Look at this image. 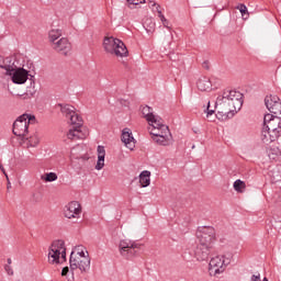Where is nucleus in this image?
Returning <instances> with one entry per match:
<instances>
[{"label": "nucleus", "instance_id": "f257e3e1", "mask_svg": "<svg viewBox=\"0 0 281 281\" xmlns=\"http://www.w3.org/2000/svg\"><path fill=\"white\" fill-rule=\"evenodd\" d=\"M142 115L149 124L150 135L153 140L158 144V146H170L172 144V134L170 128L164 124L161 116L155 115L153 108L144 105L140 108Z\"/></svg>", "mask_w": 281, "mask_h": 281}, {"label": "nucleus", "instance_id": "f03ea898", "mask_svg": "<svg viewBox=\"0 0 281 281\" xmlns=\"http://www.w3.org/2000/svg\"><path fill=\"white\" fill-rule=\"evenodd\" d=\"M215 109L217 120L234 117V113L243 109V93L236 90H224L216 99Z\"/></svg>", "mask_w": 281, "mask_h": 281}, {"label": "nucleus", "instance_id": "7ed1b4c3", "mask_svg": "<svg viewBox=\"0 0 281 281\" xmlns=\"http://www.w3.org/2000/svg\"><path fill=\"white\" fill-rule=\"evenodd\" d=\"M60 112L65 115L66 120H68L69 124L72 125L67 133L68 139H85V133H82V116L77 113L76 108L70 104H58Z\"/></svg>", "mask_w": 281, "mask_h": 281}, {"label": "nucleus", "instance_id": "20e7f679", "mask_svg": "<svg viewBox=\"0 0 281 281\" xmlns=\"http://www.w3.org/2000/svg\"><path fill=\"white\" fill-rule=\"evenodd\" d=\"M69 267H65L61 270V276L66 278L67 281H75V272L79 271L81 273H87L91 269V258H89V255L81 256V257H70L69 259Z\"/></svg>", "mask_w": 281, "mask_h": 281}, {"label": "nucleus", "instance_id": "39448f33", "mask_svg": "<svg viewBox=\"0 0 281 281\" xmlns=\"http://www.w3.org/2000/svg\"><path fill=\"white\" fill-rule=\"evenodd\" d=\"M103 48L106 54H112L113 56H117V58H126V56H128V48H126V44H124L120 38H115L113 36L105 37L103 40Z\"/></svg>", "mask_w": 281, "mask_h": 281}, {"label": "nucleus", "instance_id": "423d86ee", "mask_svg": "<svg viewBox=\"0 0 281 281\" xmlns=\"http://www.w3.org/2000/svg\"><path fill=\"white\" fill-rule=\"evenodd\" d=\"M60 260H67V248L65 247V240H54L48 249V262L50 265H58Z\"/></svg>", "mask_w": 281, "mask_h": 281}, {"label": "nucleus", "instance_id": "0eeeda50", "mask_svg": "<svg viewBox=\"0 0 281 281\" xmlns=\"http://www.w3.org/2000/svg\"><path fill=\"white\" fill-rule=\"evenodd\" d=\"M36 120V116L31 114H22L13 123V134L16 137H25L29 133L30 124Z\"/></svg>", "mask_w": 281, "mask_h": 281}, {"label": "nucleus", "instance_id": "6e6552de", "mask_svg": "<svg viewBox=\"0 0 281 281\" xmlns=\"http://www.w3.org/2000/svg\"><path fill=\"white\" fill-rule=\"evenodd\" d=\"M119 249L123 258L131 260V258H135V256L139 254V249H142V244L128 239H122L119 244Z\"/></svg>", "mask_w": 281, "mask_h": 281}, {"label": "nucleus", "instance_id": "1a4fd4ad", "mask_svg": "<svg viewBox=\"0 0 281 281\" xmlns=\"http://www.w3.org/2000/svg\"><path fill=\"white\" fill-rule=\"evenodd\" d=\"M195 236L198 238V243L202 245L212 246L214 240H216V232L212 226H199Z\"/></svg>", "mask_w": 281, "mask_h": 281}, {"label": "nucleus", "instance_id": "9d476101", "mask_svg": "<svg viewBox=\"0 0 281 281\" xmlns=\"http://www.w3.org/2000/svg\"><path fill=\"white\" fill-rule=\"evenodd\" d=\"M232 262V259L225 256L213 257L209 263V271L211 276H218L227 269V266Z\"/></svg>", "mask_w": 281, "mask_h": 281}, {"label": "nucleus", "instance_id": "9b49d317", "mask_svg": "<svg viewBox=\"0 0 281 281\" xmlns=\"http://www.w3.org/2000/svg\"><path fill=\"white\" fill-rule=\"evenodd\" d=\"M263 125L272 133L273 138L281 137V117L273 116V114H266L263 117Z\"/></svg>", "mask_w": 281, "mask_h": 281}, {"label": "nucleus", "instance_id": "f8f14e48", "mask_svg": "<svg viewBox=\"0 0 281 281\" xmlns=\"http://www.w3.org/2000/svg\"><path fill=\"white\" fill-rule=\"evenodd\" d=\"M52 49L57 52V54H61V56H70L71 55V42H69V38L61 37L56 43H54L52 46Z\"/></svg>", "mask_w": 281, "mask_h": 281}, {"label": "nucleus", "instance_id": "ddd939ff", "mask_svg": "<svg viewBox=\"0 0 281 281\" xmlns=\"http://www.w3.org/2000/svg\"><path fill=\"white\" fill-rule=\"evenodd\" d=\"M265 104L268 109L273 114V117H278V115H281V101L278 95H268L265 99Z\"/></svg>", "mask_w": 281, "mask_h": 281}, {"label": "nucleus", "instance_id": "4468645a", "mask_svg": "<svg viewBox=\"0 0 281 281\" xmlns=\"http://www.w3.org/2000/svg\"><path fill=\"white\" fill-rule=\"evenodd\" d=\"M194 258L199 262H203L210 258V255L212 254V246L207 244H201L198 243L195 249L193 250Z\"/></svg>", "mask_w": 281, "mask_h": 281}, {"label": "nucleus", "instance_id": "2eb2a0df", "mask_svg": "<svg viewBox=\"0 0 281 281\" xmlns=\"http://www.w3.org/2000/svg\"><path fill=\"white\" fill-rule=\"evenodd\" d=\"M80 214H82V206L78 201H72L64 207L66 218H80Z\"/></svg>", "mask_w": 281, "mask_h": 281}, {"label": "nucleus", "instance_id": "dca6fc26", "mask_svg": "<svg viewBox=\"0 0 281 281\" xmlns=\"http://www.w3.org/2000/svg\"><path fill=\"white\" fill-rule=\"evenodd\" d=\"M13 85H25L30 76V71L24 68L16 67L10 75Z\"/></svg>", "mask_w": 281, "mask_h": 281}, {"label": "nucleus", "instance_id": "f3484780", "mask_svg": "<svg viewBox=\"0 0 281 281\" xmlns=\"http://www.w3.org/2000/svg\"><path fill=\"white\" fill-rule=\"evenodd\" d=\"M121 139H122L123 144L126 146V148H128L130 150H134L135 137H133V132L131 131V128L125 127L122 131Z\"/></svg>", "mask_w": 281, "mask_h": 281}, {"label": "nucleus", "instance_id": "a211bd4d", "mask_svg": "<svg viewBox=\"0 0 281 281\" xmlns=\"http://www.w3.org/2000/svg\"><path fill=\"white\" fill-rule=\"evenodd\" d=\"M63 36V30L58 27H52L48 31V43H50V46L54 45V43H58Z\"/></svg>", "mask_w": 281, "mask_h": 281}, {"label": "nucleus", "instance_id": "6ab92c4d", "mask_svg": "<svg viewBox=\"0 0 281 281\" xmlns=\"http://www.w3.org/2000/svg\"><path fill=\"white\" fill-rule=\"evenodd\" d=\"M278 140V138H273V133L270 132L263 124V128L261 131V142L269 146V144H273V142Z\"/></svg>", "mask_w": 281, "mask_h": 281}, {"label": "nucleus", "instance_id": "aec40b11", "mask_svg": "<svg viewBox=\"0 0 281 281\" xmlns=\"http://www.w3.org/2000/svg\"><path fill=\"white\" fill-rule=\"evenodd\" d=\"M196 87L199 91H210L212 90V80L207 77H200L196 81Z\"/></svg>", "mask_w": 281, "mask_h": 281}, {"label": "nucleus", "instance_id": "412c9836", "mask_svg": "<svg viewBox=\"0 0 281 281\" xmlns=\"http://www.w3.org/2000/svg\"><path fill=\"white\" fill-rule=\"evenodd\" d=\"M97 153H98V161L95 165V170H102V168H104V157H106V150L104 149V146L99 145Z\"/></svg>", "mask_w": 281, "mask_h": 281}, {"label": "nucleus", "instance_id": "4be33fe9", "mask_svg": "<svg viewBox=\"0 0 281 281\" xmlns=\"http://www.w3.org/2000/svg\"><path fill=\"white\" fill-rule=\"evenodd\" d=\"M2 69H5V76L12 74L14 69H16V66L14 65V57H5Z\"/></svg>", "mask_w": 281, "mask_h": 281}, {"label": "nucleus", "instance_id": "5701e85b", "mask_svg": "<svg viewBox=\"0 0 281 281\" xmlns=\"http://www.w3.org/2000/svg\"><path fill=\"white\" fill-rule=\"evenodd\" d=\"M140 188H148L150 186V171L145 170L139 175Z\"/></svg>", "mask_w": 281, "mask_h": 281}, {"label": "nucleus", "instance_id": "b1692460", "mask_svg": "<svg viewBox=\"0 0 281 281\" xmlns=\"http://www.w3.org/2000/svg\"><path fill=\"white\" fill-rule=\"evenodd\" d=\"M82 256H89V251H87V248L82 245L76 246L70 254V257H82Z\"/></svg>", "mask_w": 281, "mask_h": 281}, {"label": "nucleus", "instance_id": "393cba45", "mask_svg": "<svg viewBox=\"0 0 281 281\" xmlns=\"http://www.w3.org/2000/svg\"><path fill=\"white\" fill-rule=\"evenodd\" d=\"M40 143H41V138L36 134L26 138V147L27 148H36V146H38Z\"/></svg>", "mask_w": 281, "mask_h": 281}, {"label": "nucleus", "instance_id": "a878e982", "mask_svg": "<svg viewBox=\"0 0 281 281\" xmlns=\"http://www.w3.org/2000/svg\"><path fill=\"white\" fill-rule=\"evenodd\" d=\"M42 179L47 183H52V181L58 180V175H56V172H48L46 176H42Z\"/></svg>", "mask_w": 281, "mask_h": 281}, {"label": "nucleus", "instance_id": "bb28decb", "mask_svg": "<svg viewBox=\"0 0 281 281\" xmlns=\"http://www.w3.org/2000/svg\"><path fill=\"white\" fill-rule=\"evenodd\" d=\"M160 8H161V7H159V4H157V7H156V12H158V18L160 19V21H161L164 27L169 29V26H168V20L166 19V16L164 15V13H161V9H160Z\"/></svg>", "mask_w": 281, "mask_h": 281}, {"label": "nucleus", "instance_id": "cd10ccee", "mask_svg": "<svg viewBox=\"0 0 281 281\" xmlns=\"http://www.w3.org/2000/svg\"><path fill=\"white\" fill-rule=\"evenodd\" d=\"M233 187L236 192H243V189H245V182L238 179L234 182Z\"/></svg>", "mask_w": 281, "mask_h": 281}, {"label": "nucleus", "instance_id": "c85d7f7f", "mask_svg": "<svg viewBox=\"0 0 281 281\" xmlns=\"http://www.w3.org/2000/svg\"><path fill=\"white\" fill-rule=\"evenodd\" d=\"M237 10H239L241 16H249V11L247 10V5L240 3L237 5Z\"/></svg>", "mask_w": 281, "mask_h": 281}, {"label": "nucleus", "instance_id": "c756f323", "mask_svg": "<svg viewBox=\"0 0 281 281\" xmlns=\"http://www.w3.org/2000/svg\"><path fill=\"white\" fill-rule=\"evenodd\" d=\"M4 271L8 273V276H14V270H12L10 265L4 266Z\"/></svg>", "mask_w": 281, "mask_h": 281}, {"label": "nucleus", "instance_id": "7c9ffc66", "mask_svg": "<svg viewBox=\"0 0 281 281\" xmlns=\"http://www.w3.org/2000/svg\"><path fill=\"white\" fill-rule=\"evenodd\" d=\"M127 3L130 5H139V3H143L142 0H127Z\"/></svg>", "mask_w": 281, "mask_h": 281}, {"label": "nucleus", "instance_id": "2f4dec72", "mask_svg": "<svg viewBox=\"0 0 281 281\" xmlns=\"http://www.w3.org/2000/svg\"><path fill=\"white\" fill-rule=\"evenodd\" d=\"M211 115H214V110H210V102H209L207 109H206V117H210Z\"/></svg>", "mask_w": 281, "mask_h": 281}, {"label": "nucleus", "instance_id": "473e14b6", "mask_svg": "<svg viewBox=\"0 0 281 281\" xmlns=\"http://www.w3.org/2000/svg\"><path fill=\"white\" fill-rule=\"evenodd\" d=\"M251 281H260V273L252 274L251 276Z\"/></svg>", "mask_w": 281, "mask_h": 281}, {"label": "nucleus", "instance_id": "72a5a7b5", "mask_svg": "<svg viewBox=\"0 0 281 281\" xmlns=\"http://www.w3.org/2000/svg\"><path fill=\"white\" fill-rule=\"evenodd\" d=\"M4 61H5V57L0 55V68L1 69H3Z\"/></svg>", "mask_w": 281, "mask_h": 281}, {"label": "nucleus", "instance_id": "f704fd0d", "mask_svg": "<svg viewBox=\"0 0 281 281\" xmlns=\"http://www.w3.org/2000/svg\"><path fill=\"white\" fill-rule=\"evenodd\" d=\"M0 170L3 172V175H5V177L8 179V173H5V169L3 168V165H0Z\"/></svg>", "mask_w": 281, "mask_h": 281}, {"label": "nucleus", "instance_id": "c9c22d12", "mask_svg": "<svg viewBox=\"0 0 281 281\" xmlns=\"http://www.w3.org/2000/svg\"><path fill=\"white\" fill-rule=\"evenodd\" d=\"M34 93H36L35 90H30V91L26 92V95H34Z\"/></svg>", "mask_w": 281, "mask_h": 281}, {"label": "nucleus", "instance_id": "e433bc0d", "mask_svg": "<svg viewBox=\"0 0 281 281\" xmlns=\"http://www.w3.org/2000/svg\"><path fill=\"white\" fill-rule=\"evenodd\" d=\"M7 262L9 266L12 265V259L11 258L7 259Z\"/></svg>", "mask_w": 281, "mask_h": 281}, {"label": "nucleus", "instance_id": "4c0bfd02", "mask_svg": "<svg viewBox=\"0 0 281 281\" xmlns=\"http://www.w3.org/2000/svg\"><path fill=\"white\" fill-rule=\"evenodd\" d=\"M262 281H269V279H267V277H265Z\"/></svg>", "mask_w": 281, "mask_h": 281}, {"label": "nucleus", "instance_id": "58836bf2", "mask_svg": "<svg viewBox=\"0 0 281 281\" xmlns=\"http://www.w3.org/2000/svg\"><path fill=\"white\" fill-rule=\"evenodd\" d=\"M153 5H157V3L154 2Z\"/></svg>", "mask_w": 281, "mask_h": 281}]
</instances>
